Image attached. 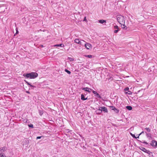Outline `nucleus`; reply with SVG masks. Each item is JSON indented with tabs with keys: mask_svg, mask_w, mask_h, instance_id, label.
Wrapping results in <instances>:
<instances>
[{
	"mask_svg": "<svg viewBox=\"0 0 157 157\" xmlns=\"http://www.w3.org/2000/svg\"><path fill=\"white\" fill-rule=\"evenodd\" d=\"M38 75L37 73L35 72H32L26 74L25 76L27 78L33 79L37 77Z\"/></svg>",
	"mask_w": 157,
	"mask_h": 157,
	"instance_id": "f257e3e1",
	"label": "nucleus"
},
{
	"mask_svg": "<svg viewBox=\"0 0 157 157\" xmlns=\"http://www.w3.org/2000/svg\"><path fill=\"white\" fill-rule=\"evenodd\" d=\"M117 20L120 24L122 25L125 23V17L122 16H118L117 17Z\"/></svg>",
	"mask_w": 157,
	"mask_h": 157,
	"instance_id": "f03ea898",
	"label": "nucleus"
},
{
	"mask_svg": "<svg viewBox=\"0 0 157 157\" xmlns=\"http://www.w3.org/2000/svg\"><path fill=\"white\" fill-rule=\"evenodd\" d=\"M85 46L87 49H90L92 48V45L86 42L85 44Z\"/></svg>",
	"mask_w": 157,
	"mask_h": 157,
	"instance_id": "7ed1b4c3",
	"label": "nucleus"
},
{
	"mask_svg": "<svg viewBox=\"0 0 157 157\" xmlns=\"http://www.w3.org/2000/svg\"><path fill=\"white\" fill-rule=\"evenodd\" d=\"M7 149V148L6 147H4L0 148V156H1L2 153L4 152V151H6Z\"/></svg>",
	"mask_w": 157,
	"mask_h": 157,
	"instance_id": "20e7f679",
	"label": "nucleus"
},
{
	"mask_svg": "<svg viewBox=\"0 0 157 157\" xmlns=\"http://www.w3.org/2000/svg\"><path fill=\"white\" fill-rule=\"evenodd\" d=\"M151 144L153 147H155L157 145V142L155 140H153L151 141Z\"/></svg>",
	"mask_w": 157,
	"mask_h": 157,
	"instance_id": "39448f33",
	"label": "nucleus"
},
{
	"mask_svg": "<svg viewBox=\"0 0 157 157\" xmlns=\"http://www.w3.org/2000/svg\"><path fill=\"white\" fill-rule=\"evenodd\" d=\"M82 90L86 91H87L89 93H90L91 92V91L92 90V89L88 87L84 88L82 89Z\"/></svg>",
	"mask_w": 157,
	"mask_h": 157,
	"instance_id": "423d86ee",
	"label": "nucleus"
},
{
	"mask_svg": "<svg viewBox=\"0 0 157 157\" xmlns=\"http://www.w3.org/2000/svg\"><path fill=\"white\" fill-rule=\"evenodd\" d=\"M75 43L78 44L80 45H82V43L81 41L79 40L78 39H76L75 40Z\"/></svg>",
	"mask_w": 157,
	"mask_h": 157,
	"instance_id": "0eeeda50",
	"label": "nucleus"
},
{
	"mask_svg": "<svg viewBox=\"0 0 157 157\" xmlns=\"http://www.w3.org/2000/svg\"><path fill=\"white\" fill-rule=\"evenodd\" d=\"M93 93L95 94H96V95H95L98 98H101V97L100 96V95H99V94H98L97 92H96V91H94V90H93Z\"/></svg>",
	"mask_w": 157,
	"mask_h": 157,
	"instance_id": "6e6552de",
	"label": "nucleus"
},
{
	"mask_svg": "<svg viewBox=\"0 0 157 157\" xmlns=\"http://www.w3.org/2000/svg\"><path fill=\"white\" fill-rule=\"evenodd\" d=\"M145 133L146 134V135L147 136V137L148 138V139H152V137L151 136V135L150 134V133H147L146 132H145Z\"/></svg>",
	"mask_w": 157,
	"mask_h": 157,
	"instance_id": "1a4fd4ad",
	"label": "nucleus"
},
{
	"mask_svg": "<svg viewBox=\"0 0 157 157\" xmlns=\"http://www.w3.org/2000/svg\"><path fill=\"white\" fill-rule=\"evenodd\" d=\"M140 149L142 151H143L145 152H146V153H147V151H148V150H147L145 148H144V147H141L140 148Z\"/></svg>",
	"mask_w": 157,
	"mask_h": 157,
	"instance_id": "9d476101",
	"label": "nucleus"
},
{
	"mask_svg": "<svg viewBox=\"0 0 157 157\" xmlns=\"http://www.w3.org/2000/svg\"><path fill=\"white\" fill-rule=\"evenodd\" d=\"M147 153L148 154L149 156L150 157H153V153L152 152H150V151H147Z\"/></svg>",
	"mask_w": 157,
	"mask_h": 157,
	"instance_id": "9b49d317",
	"label": "nucleus"
},
{
	"mask_svg": "<svg viewBox=\"0 0 157 157\" xmlns=\"http://www.w3.org/2000/svg\"><path fill=\"white\" fill-rule=\"evenodd\" d=\"M54 47H63L64 46V45L63 44H56L54 45Z\"/></svg>",
	"mask_w": 157,
	"mask_h": 157,
	"instance_id": "f8f14e48",
	"label": "nucleus"
},
{
	"mask_svg": "<svg viewBox=\"0 0 157 157\" xmlns=\"http://www.w3.org/2000/svg\"><path fill=\"white\" fill-rule=\"evenodd\" d=\"M102 111H104V112L107 113L108 112V110L105 107H103L102 109Z\"/></svg>",
	"mask_w": 157,
	"mask_h": 157,
	"instance_id": "ddd939ff",
	"label": "nucleus"
},
{
	"mask_svg": "<svg viewBox=\"0 0 157 157\" xmlns=\"http://www.w3.org/2000/svg\"><path fill=\"white\" fill-rule=\"evenodd\" d=\"M99 22L101 24H103L104 23H106V21L103 20H99Z\"/></svg>",
	"mask_w": 157,
	"mask_h": 157,
	"instance_id": "4468645a",
	"label": "nucleus"
},
{
	"mask_svg": "<svg viewBox=\"0 0 157 157\" xmlns=\"http://www.w3.org/2000/svg\"><path fill=\"white\" fill-rule=\"evenodd\" d=\"M81 99L83 100H85L87 99V98H85L84 95L82 94H81Z\"/></svg>",
	"mask_w": 157,
	"mask_h": 157,
	"instance_id": "2eb2a0df",
	"label": "nucleus"
},
{
	"mask_svg": "<svg viewBox=\"0 0 157 157\" xmlns=\"http://www.w3.org/2000/svg\"><path fill=\"white\" fill-rule=\"evenodd\" d=\"M103 107H100L99 108V109H98V111H100V112H98L99 113H101Z\"/></svg>",
	"mask_w": 157,
	"mask_h": 157,
	"instance_id": "dca6fc26",
	"label": "nucleus"
},
{
	"mask_svg": "<svg viewBox=\"0 0 157 157\" xmlns=\"http://www.w3.org/2000/svg\"><path fill=\"white\" fill-rule=\"evenodd\" d=\"M126 108L127 109L129 110H131L132 109V108L131 106H128L126 107Z\"/></svg>",
	"mask_w": 157,
	"mask_h": 157,
	"instance_id": "f3484780",
	"label": "nucleus"
},
{
	"mask_svg": "<svg viewBox=\"0 0 157 157\" xmlns=\"http://www.w3.org/2000/svg\"><path fill=\"white\" fill-rule=\"evenodd\" d=\"M145 129L148 132H150L151 131L150 129L149 128H145Z\"/></svg>",
	"mask_w": 157,
	"mask_h": 157,
	"instance_id": "a211bd4d",
	"label": "nucleus"
},
{
	"mask_svg": "<svg viewBox=\"0 0 157 157\" xmlns=\"http://www.w3.org/2000/svg\"><path fill=\"white\" fill-rule=\"evenodd\" d=\"M125 93L126 94H132V92L128 90V92H125Z\"/></svg>",
	"mask_w": 157,
	"mask_h": 157,
	"instance_id": "6ab92c4d",
	"label": "nucleus"
},
{
	"mask_svg": "<svg viewBox=\"0 0 157 157\" xmlns=\"http://www.w3.org/2000/svg\"><path fill=\"white\" fill-rule=\"evenodd\" d=\"M121 27L124 29H125V28L126 27V26L124 24H122L121 25Z\"/></svg>",
	"mask_w": 157,
	"mask_h": 157,
	"instance_id": "aec40b11",
	"label": "nucleus"
},
{
	"mask_svg": "<svg viewBox=\"0 0 157 157\" xmlns=\"http://www.w3.org/2000/svg\"><path fill=\"white\" fill-rule=\"evenodd\" d=\"M65 71L69 74H70L71 73V72L70 71L68 70L67 69H65Z\"/></svg>",
	"mask_w": 157,
	"mask_h": 157,
	"instance_id": "412c9836",
	"label": "nucleus"
},
{
	"mask_svg": "<svg viewBox=\"0 0 157 157\" xmlns=\"http://www.w3.org/2000/svg\"><path fill=\"white\" fill-rule=\"evenodd\" d=\"M26 82L27 83V84L29 85H30V86L32 87H35L33 85H31L30 84L29 82Z\"/></svg>",
	"mask_w": 157,
	"mask_h": 157,
	"instance_id": "4be33fe9",
	"label": "nucleus"
},
{
	"mask_svg": "<svg viewBox=\"0 0 157 157\" xmlns=\"http://www.w3.org/2000/svg\"><path fill=\"white\" fill-rule=\"evenodd\" d=\"M110 107L111 108V109L113 110H114L115 109H116L115 107L113 106H110Z\"/></svg>",
	"mask_w": 157,
	"mask_h": 157,
	"instance_id": "5701e85b",
	"label": "nucleus"
},
{
	"mask_svg": "<svg viewBox=\"0 0 157 157\" xmlns=\"http://www.w3.org/2000/svg\"><path fill=\"white\" fill-rule=\"evenodd\" d=\"M114 111L116 113H118L119 112V110L118 109H117L116 108V109H115Z\"/></svg>",
	"mask_w": 157,
	"mask_h": 157,
	"instance_id": "b1692460",
	"label": "nucleus"
},
{
	"mask_svg": "<svg viewBox=\"0 0 157 157\" xmlns=\"http://www.w3.org/2000/svg\"><path fill=\"white\" fill-rule=\"evenodd\" d=\"M86 57L89 58H92L93 57V56H92V55H87L86 56Z\"/></svg>",
	"mask_w": 157,
	"mask_h": 157,
	"instance_id": "393cba45",
	"label": "nucleus"
},
{
	"mask_svg": "<svg viewBox=\"0 0 157 157\" xmlns=\"http://www.w3.org/2000/svg\"><path fill=\"white\" fill-rule=\"evenodd\" d=\"M130 135L133 137L135 138H136V137L135 136L134 134H132L131 133H130Z\"/></svg>",
	"mask_w": 157,
	"mask_h": 157,
	"instance_id": "a878e982",
	"label": "nucleus"
},
{
	"mask_svg": "<svg viewBox=\"0 0 157 157\" xmlns=\"http://www.w3.org/2000/svg\"><path fill=\"white\" fill-rule=\"evenodd\" d=\"M68 59L70 61H73L74 60V59L72 58H68Z\"/></svg>",
	"mask_w": 157,
	"mask_h": 157,
	"instance_id": "bb28decb",
	"label": "nucleus"
},
{
	"mask_svg": "<svg viewBox=\"0 0 157 157\" xmlns=\"http://www.w3.org/2000/svg\"><path fill=\"white\" fill-rule=\"evenodd\" d=\"M29 127H31L32 128H33V125L32 124H30L29 125Z\"/></svg>",
	"mask_w": 157,
	"mask_h": 157,
	"instance_id": "cd10ccee",
	"label": "nucleus"
},
{
	"mask_svg": "<svg viewBox=\"0 0 157 157\" xmlns=\"http://www.w3.org/2000/svg\"><path fill=\"white\" fill-rule=\"evenodd\" d=\"M0 157H6V155L4 154H1Z\"/></svg>",
	"mask_w": 157,
	"mask_h": 157,
	"instance_id": "c85d7f7f",
	"label": "nucleus"
},
{
	"mask_svg": "<svg viewBox=\"0 0 157 157\" xmlns=\"http://www.w3.org/2000/svg\"><path fill=\"white\" fill-rule=\"evenodd\" d=\"M114 28L115 29H118V27L117 25H115L114 26Z\"/></svg>",
	"mask_w": 157,
	"mask_h": 157,
	"instance_id": "c756f323",
	"label": "nucleus"
},
{
	"mask_svg": "<svg viewBox=\"0 0 157 157\" xmlns=\"http://www.w3.org/2000/svg\"><path fill=\"white\" fill-rule=\"evenodd\" d=\"M39 113L40 115L41 116L42 115V114H43L42 111H39Z\"/></svg>",
	"mask_w": 157,
	"mask_h": 157,
	"instance_id": "7c9ffc66",
	"label": "nucleus"
},
{
	"mask_svg": "<svg viewBox=\"0 0 157 157\" xmlns=\"http://www.w3.org/2000/svg\"><path fill=\"white\" fill-rule=\"evenodd\" d=\"M129 88L128 87H126L125 88V89H124V90L125 91H128L129 90Z\"/></svg>",
	"mask_w": 157,
	"mask_h": 157,
	"instance_id": "2f4dec72",
	"label": "nucleus"
},
{
	"mask_svg": "<svg viewBox=\"0 0 157 157\" xmlns=\"http://www.w3.org/2000/svg\"><path fill=\"white\" fill-rule=\"evenodd\" d=\"M118 29H117V30H114V32L115 33H117L118 32Z\"/></svg>",
	"mask_w": 157,
	"mask_h": 157,
	"instance_id": "473e14b6",
	"label": "nucleus"
},
{
	"mask_svg": "<svg viewBox=\"0 0 157 157\" xmlns=\"http://www.w3.org/2000/svg\"><path fill=\"white\" fill-rule=\"evenodd\" d=\"M83 21H87V20H86V17H84V19Z\"/></svg>",
	"mask_w": 157,
	"mask_h": 157,
	"instance_id": "72a5a7b5",
	"label": "nucleus"
},
{
	"mask_svg": "<svg viewBox=\"0 0 157 157\" xmlns=\"http://www.w3.org/2000/svg\"><path fill=\"white\" fill-rule=\"evenodd\" d=\"M23 122L24 123H26V122H27V120L26 119H24L23 120Z\"/></svg>",
	"mask_w": 157,
	"mask_h": 157,
	"instance_id": "f704fd0d",
	"label": "nucleus"
},
{
	"mask_svg": "<svg viewBox=\"0 0 157 157\" xmlns=\"http://www.w3.org/2000/svg\"><path fill=\"white\" fill-rule=\"evenodd\" d=\"M41 136H38L36 137V139H40L41 138Z\"/></svg>",
	"mask_w": 157,
	"mask_h": 157,
	"instance_id": "c9c22d12",
	"label": "nucleus"
},
{
	"mask_svg": "<svg viewBox=\"0 0 157 157\" xmlns=\"http://www.w3.org/2000/svg\"><path fill=\"white\" fill-rule=\"evenodd\" d=\"M144 133V131H142V132H141V133H140L139 134V136H140V135L142 134L143 133Z\"/></svg>",
	"mask_w": 157,
	"mask_h": 157,
	"instance_id": "e433bc0d",
	"label": "nucleus"
},
{
	"mask_svg": "<svg viewBox=\"0 0 157 157\" xmlns=\"http://www.w3.org/2000/svg\"><path fill=\"white\" fill-rule=\"evenodd\" d=\"M16 33L15 34H16L18 33V31L17 30V28L16 29Z\"/></svg>",
	"mask_w": 157,
	"mask_h": 157,
	"instance_id": "4c0bfd02",
	"label": "nucleus"
},
{
	"mask_svg": "<svg viewBox=\"0 0 157 157\" xmlns=\"http://www.w3.org/2000/svg\"><path fill=\"white\" fill-rule=\"evenodd\" d=\"M144 143L145 144H148V143H147L146 142H144Z\"/></svg>",
	"mask_w": 157,
	"mask_h": 157,
	"instance_id": "58836bf2",
	"label": "nucleus"
},
{
	"mask_svg": "<svg viewBox=\"0 0 157 157\" xmlns=\"http://www.w3.org/2000/svg\"><path fill=\"white\" fill-rule=\"evenodd\" d=\"M96 112L97 113H98V112H100V111H98V110H97V111H96Z\"/></svg>",
	"mask_w": 157,
	"mask_h": 157,
	"instance_id": "ea45409f",
	"label": "nucleus"
},
{
	"mask_svg": "<svg viewBox=\"0 0 157 157\" xmlns=\"http://www.w3.org/2000/svg\"><path fill=\"white\" fill-rule=\"evenodd\" d=\"M81 41H83V42H85V41H84V40H82Z\"/></svg>",
	"mask_w": 157,
	"mask_h": 157,
	"instance_id": "a19ab883",
	"label": "nucleus"
},
{
	"mask_svg": "<svg viewBox=\"0 0 157 157\" xmlns=\"http://www.w3.org/2000/svg\"><path fill=\"white\" fill-rule=\"evenodd\" d=\"M139 136H139V135H138V136L137 137H136V138H139Z\"/></svg>",
	"mask_w": 157,
	"mask_h": 157,
	"instance_id": "79ce46f5",
	"label": "nucleus"
},
{
	"mask_svg": "<svg viewBox=\"0 0 157 157\" xmlns=\"http://www.w3.org/2000/svg\"><path fill=\"white\" fill-rule=\"evenodd\" d=\"M27 93H29V92H28V91H27Z\"/></svg>",
	"mask_w": 157,
	"mask_h": 157,
	"instance_id": "37998d69",
	"label": "nucleus"
},
{
	"mask_svg": "<svg viewBox=\"0 0 157 157\" xmlns=\"http://www.w3.org/2000/svg\"><path fill=\"white\" fill-rule=\"evenodd\" d=\"M140 91V90H139V91H138V92H139Z\"/></svg>",
	"mask_w": 157,
	"mask_h": 157,
	"instance_id": "c03bdc74",
	"label": "nucleus"
}]
</instances>
